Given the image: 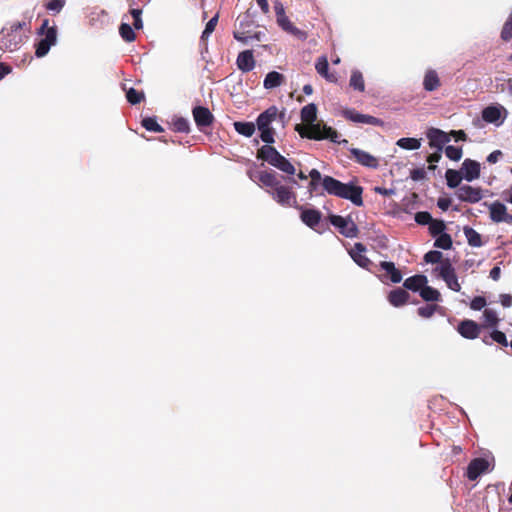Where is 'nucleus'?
<instances>
[{"mask_svg": "<svg viewBox=\"0 0 512 512\" xmlns=\"http://www.w3.org/2000/svg\"><path fill=\"white\" fill-rule=\"evenodd\" d=\"M323 189L331 196L349 200L357 207L363 206V188L352 181L343 183L332 176L325 175L323 178Z\"/></svg>", "mask_w": 512, "mask_h": 512, "instance_id": "obj_1", "label": "nucleus"}, {"mask_svg": "<svg viewBox=\"0 0 512 512\" xmlns=\"http://www.w3.org/2000/svg\"><path fill=\"white\" fill-rule=\"evenodd\" d=\"M258 179L264 186L270 188L267 192L279 205L296 206V194L291 187L281 184L274 171H261L259 172Z\"/></svg>", "mask_w": 512, "mask_h": 512, "instance_id": "obj_2", "label": "nucleus"}, {"mask_svg": "<svg viewBox=\"0 0 512 512\" xmlns=\"http://www.w3.org/2000/svg\"><path fill=\"white\" fill-rule=\"evenodd\" d=\"M27 25L25 21H17L4 26L0 31V49L4 52L18 50L27 39L24 31Z\"/></svg>", "mask_w": 512, "mask_h": 512, "instance_id": "obj_3", "label": "nucleus"}, {"mask_svg": "<svg viewBox=\"0 0 512 512\" xmlns=\"http://www.w3.org/2000/svg\"><path fill=\"white\" fill-rule=\"evenodd\" d=\"M295 130L299 133L302 138L313 139V140H324L328 139L333 143L348 144V140H340V135L333 128L326 126L319 122H313L308 124L306 127L296 125Z\"/></svg>", "mask_w": 512, "mask_h": 512, "instance_id": "obj_4", "label": "nucleus"}, {"mask_svg": "<svg viewBox=\"0 0 512 512\" xmlns=\"http://www.w3.org/2000/svg\"><path fill=\"white\" fill-rule=\"evenodd\" d=\"M426 263L434 264L433 273L442 279L452 291L459 292L461 286L458 282L455 268L450 258H424Z\"/></svg>", "mask_w": 512, "mask_h": 512, "instance_id": "obj_5", "label": "nucleus"}, {"mask_svg": "<svg viewBox=\"0 0 512 512\" xmlns=\"http://www.w3.org/2000/svg\"><path fill=\"white\" fill-rule=\"evenodd\" d=\"M284 113L278 112L276 106H270L265 111L260 113L256 119L257 128L260 131V138L266 144H272L274 140V129L271 127L273 121L279 118L284 120Z\"/></svg>", "mask_w": 512, "mask_h": 512, "instance_id": "obj_6", "label": "nucleus"}, {"mask_svg": "<svg viewBox=\"0 0 512 512\" xmlns=\"http://www.w3.org/2000/svg\"><path fill=\"white\" fill-rule=\"evenodd\" d=\"M257 157L287 175H294L296 172L293 164L270 144L263 145L258 150Z\"/></svg>", "mask_w": 512, "mask_h": 512, "instance_id": "obj_7", "label": "nucleus"}, {"mask_svg": "<svg viewBox=\"0 0 512 512\" xmlns=\"http://www.w3.org/2000/svg\"><path fill=\"white\" fill-rule=\"evenodd\" d=\"M329 221L341 235L347 238H354L358 234V227L350 217L332 214L329 216Z\"/></svg>", "mask_w": 512, "mask_h": 512, "instance_id": "obj_8", "label": "nucleus"}, {"mask_svg": "<svg viewBox=\"0 0 512 512\" xmlns=\"http://www.w3.org/2000/svg\"><path fill=\"white\" fill-rule=\"evenodd\" d=\"M508 115L507 109L500 104H491L485 107L481 116L486 123L494 124L496 127L501 126Z\"/></svg>", "mask_w": 512, "mask_h": 512, "instance_id": "obj_9", "label": "nucleus"}, {"mask_svg": "<svg viewBox=\"0 0 512 512\" xmlns=\"http://www.w3.org/2000/svg\"><path fill=\"white\" fill-rule=\"evenodd\" d=\"M57 42V28L52 26L48 28L45 36L41 38L35 45V55L38 58H42L49 52L50 48Z\"/></svg>", "mask_w": 512, "mask_h": 512, "instance_id": "obj_10", "label": "nucleus"}, {"mask_svg": "<svg viewBox=\"0 0 512 512\" xmlns=\"http://www.w3.org/2000/svg\"><path fill=\"white\" fill-rule=\"evenodd\" d=\"M379 270H383L384 274H376V276L383 282L387 283L389 280L391 283L397 284L402 281V273L396 268L395 264L391 261H383L379 265Z\"/></svg>", "mask_w": 512, "mask_h": 512, "instance_id": "obj_11", "label": "nucleus"}, {"mask_svg": "<svg viewBox=\"0 0 512 512\" xmlns=\"http://www.w3.org/2000/svg\"><path fill=\"white\" fill-rule=\"evenodd\" d=\"M426 137L429 140V146L438 152H442L445 145L450 142V134L438 128H429Z\"/></svg>", "mask_w": 512, "mask_h": 512, "instance_id": "obj_12", "label": "nucleus"}, {"mask_svg": "<svg viewBox=\"0 0 512 512\" xmlns=\"http://www.w3.org/2000/svg\"><path fill=\"white\" fill-rule=\"evenodd\" d=\"M460 201L468 203H477L483 198L482 189L470 185H461L455 192Z\"/></svg>", "mask_w": 512, "mask_h": 512, "instance_id": "obj_13", "label": "nucleus"}, {"mask_svg": "<svg viewBox=\"0 0 512 512\" xmlns=\"http://www.w3.org/2000/svg\"><path fill=\"white\" fill-rule=\"evenodd\" d=\"M489 468V461L485 458H474L468 464L466 476L469 480L475 481L481 474Z\"/></svg>", "mask_w": 512, "mask_h": 512, "instance_id": "obj_14", "label": "nucleus"}, {"mask_svg": "<svg viewBox=\"0 0 512 512\" xmlns=\"http://www.w3.org/2000/svg\"><path fill=\"white\" fill-rule=\"evenodd\" d=\"M192 115L197 127L202 130L204 127L210 126L214 121L211 111L204 106H195Z\"/></svg>", "mask_w": 512, "mask_h": 512, "instance_id": "obj_15", "label": "nucleus"}, {"mask_svg": "<svg viewBox=\"0 0 512 512\" xmlns=\"http://www.w3.org/2000/svg\"><path fill=\"white\" fill-rule=\"evenodd\" d=\"M457 331L463 338L473 340L479 336L480 326L473 320L465 319L458 324Z\"/></svg>", "mask_w": 512, "mask_h": 512, "instance_id": "obj_16", "label": "nucleus"}, {"mask_svg": "<svg viewBox=\"0 0 512 512\" xmlns=\"http://www.w3.org/2000/svg\"><path fill=\"white\" fill-rule=\"evenodd\" d=\"M349 151L360 165L372 169H376L379 166L377 158L370 153L358 148H351Z\"/></svg>", "mask_w": 512, "mask_h": 512, "instance_id": "obj_17", "label": "nucleus"}, {"mask_svg": "<svg viewBox=\"0 0 512 512\" xmlns=\"http://www.w3.org/2000/svg\"><path fill=\"white\" fill-rule=\"evenodd\" d=\"M301 210L300 218L302 222L309 228L315 229L322 218V214L319 210L313 208L298 207Z\"/></svg>", "mask_w": 512, "mask_h": 512, "instance_id": "obj_18", "label": "nucleus"}, {"mask_svg": "<svg viewBox=\"0 0 512 512\" xmlns=\"http://www.w3.org/2000/svg\"><path fill=\"white\" fill-rule=\"evenodd\" d=\"M463 178L471 182L480 176V164L472 159H465L460 169Z\"/></svg>", "mask_w": 512, "mask_h": 512, "instance_id": "obj_19", "label": "nucleus"}, {"mask_svg": "<svg viewBox=\"0 0 512 512\" xmlns=\"http://www.w3.org/2000/svg\"><path fill=\"white\" fill-rule=\"evenodd\" d=\"M428 283V278L424 274H415L406 278L403 282V287L406 290L412 291L414 293H419L421 289Z\"/></svg>", "mask_w": 512, "mask_h": 512, "instance_id": "obj_20", "label": "nucleus"}, {"mask_svg": "<svg viewBox=\"0 0 512 512\" xmlns=\"http://www.w3.org/2000/svg\"><path fill=\"white\" fill-rule=\"evenodd\" d=\"M236 64L243 73L250 72L255 67V60L251 50H245L238 54Z\"/></svg>", "mask_w": 512, "mask_h": 512, "instance_id": "obj_21", "label": "nucleus"}, {"mask_svg": "<svg viewBox=\"0 0 512 512\" xmlns=\"http://www.w3.org/2000/svg\"><path fill=\"white\" fill-rule=\"evenodd\" d=\"M409 298V293L401 288L393 289L388 295V301L394 307L403 306L408 302Z\"/></svg>", "mask_w": 512, "mask_h": 512, "instance_id": "obj_22", "label": "nucleus"}, {"mask_svg": "<svg viewBox=\"0 0 512 512\" xmlns=\"http://www.w3.org/2000/svg\"><path fill=\"white\" fill-rule=\"evenodd\" d=\"M490 218L493 222L501 223L505 220V216H507V208L506 206L499 202L495 201L489 205Z\"/></svg>", "mask_w": 512, "mask_h": 512, "instance_id": "obj_23", "label": "nucleus"}, {"mask_svg": "<svg viewBox=\"0 0 512 512\" xmlns=\"http://www.w3.org/2000/svg\"><path fill=\"white\" fill-rule=\"evenodd\" d=\"M440 86V79L435 70L429 69L426 71L423 79V88L428 92L435 91Z\"/></svg>", "mask_w": 512, "mask_h": 512, "instance_id": "obj_24", "label": "nucleus"}, {"mask_svg": "<svg viewBox=\"0 0 512 512\" xmlns=\"http://www.w3.org/2000/svg\"><path fill=\"white\" fill-rule=\"evenodd\" d=\"M315 69L319 75L324 77L330 82H336L337 79L334 74L329 73V63L325 56H321L317 59Z\"/></svg>", "mask_w": 512, "mask_h": 512, "instance_id": "obj_25", "label": "nucleus"}, {"mask_svg": "<svg viewBox=\"0 0 512 512\" xmlns=\"http://www.w3.org/2000/svg\"><path fill=\"white\" fill-rule=\"evenodd\" d=\"M283 82H284L283 74H281L277 71H271L265 76L264 81H263V86L265 89L271 90V89L281 86Z\"/></svg>", "mask_w": 512, "mask_h": 512, "instance_id": "obj_26", "label": "nucleus"}, {"mask_svg": "<svg viewBox=\"0 0 512 512\" xmlns=\"http://www.w3.org/2000/svg\"><path fill=\"white\" fill-rule=\"evenodd\" d=\"M419 296L425 302H441L442 301L441 293L436 288L429 286L428 283L425 284L423 289H421Z\"/></svg>", "mask_w": 512, "mask_h": 512, "instance_id": "obj_27", "label": "nucleus"}, {"mask_svg": "<svg viewBox=\"0 0 512 512\" xmlns=\"http://www.w3.org/2000/svg\"><path fill=\"white\" fill-rule=\"evenodd\" d=\"M445 178L447 182V186L451 189L459 188L461 185V181L463 179V176L461 174L460 170L455 169H447L445 173Z\"/></svg>", "mask_w": 512, "mask_h": 512, "instance_id": "obj_28", "label": "nucleus"}, {"mask_svg": "<svg viewBox=\"0 0 512 512\" xmlns=\"http://www.w3.org/2000/svg\"><path fill=\"white\" fill-rule=\"evenodd\" d=\"M349 85L356 91L363 92L365 90L364 77L361 71L354 69L351 71Z\"/></svg>", "mask_w": 512, "mask_h": 512, "instance_id": "obj_29", "label": "nucleus"}, {"mask_svg": "<svg viewBox=\"0 0 512 512\" xmlns=\"http://www.w3.org/2000/svg\"><path fill=\"white\" fill-rule=\"evenodd\" d=\"M301 119L306 122L307 125L316 121L317 107L314 103L307 104L301 109Z\"/></svg>", "mask_w": 512, "mask_h": 512, "instance_id": "obj_30", "label": "nucleus"}, {"mask_svg": "<svg viewBox=\"0 0 512 512\" xmlns=\"http://www.w3.org/2000/svg\"><path fill=\"white\" fill-rule=\"evenodd\" d=\"M233 126L237 133L245 137H251L255 132V125L252 122L236 121Z\"/></svg>", "mask_w": 512, "mask_h": 512, "instance_id": "obj_31", "label": "nucleus"}, {"mask_svg": "<svg viewBox=\"0 0 512 512\" xmlns=\"http://www.w3.org/2000/svg\"><path fill=\"white\" fill-rule=\"evenodd\" d=\"M172 129L179 133H189L190 123L187 118L175 116L172 118Z\"/></svg>", "mask_w": 512, "mask_h": 512, "instance_id": "obj_32", "label": "nucleus"}, {"mask_svg": "<svg viewBox=\"0 0 512 512\" xmlns=\"http://www.w3.org/2000/svg\"><path fill=\"white\" fill-rule=\"evenodd\" d=\"M396 145L405 150H417L421 146V140L417 138L403 137L397 140Z\"/></svg>", "mask_w": 512, "mask_h": 512, "instance_id": "obj_33", "label": "nucleus"}, {"mask_svg": "<svg viewBox=\"0 0 512 512\" xmlns=\"http://www.w3.org/2000/svg\"><path fill=\"white\" fill-rule=\"evenodd\" d=\"M464 235L469 245L473 247H480L482 245V237L475 229L471 227H465Z\"/></svg>", "mask_w": 512, "mask_h": 512, "instance_id": "obj_34", "label": "nucleus"}, {"mask_svg": "<svg viewBox=\"0 0 512 512\" xmlns=\"http://www.w3.org/2000/svg\"><path fill=\"white\" fill-rule=\"evenodd\" d=\"M141 124L150 132L161 133L164 131L163 127L158 124L156 117H145L142 119Z\"/></svg>", "mask_w": 512, "mask_h": 512, "instance_id": "obj_35", "label": "nucleus"}, {"mask_svg": "<svg viewBox=\"0 0 512 512\" xmlns=\"http://www.w3.org/2000/svg\"><path fill=\"white\" fill-rule=\"evenodd\" d=\"M354 260V262L361 268L363 269H366L367 271L373 273V274H377V272L379 271V266H377L376 264H374L372 261H371V258H352Z\"/></svg>", "mask_w": 512, "mask_h": 512, "instance_id": "obj_36", "label": "nucleus"}, {"mask_svg": "<svg viewBox=\"0 0 512 512\" xmlns=\"http://www.w3.org/2000/svg\"><path fill=\"white\" fill-rule=\"evenodd\" d=\"M441 307L435 303L426 304L417 309V313L420 317L428 319L434 315V313Z\"/></svg>", "mask_w": 512, "mask_h": 512, "instance_id": "obj_37", "label": "nucleus"}, {"mask_svg": "<svg viewBox=\"0 0 512 512\" xmlns=\"http://www.w3.org/2000/svg\"><path fill=\"white\" fill-rule=\"evenodd\" d=\"M119 33L123 40L126 42H132L135 40V32L131 25L128 23H121L119 26Z\"/></svg>", "mask_w": 512, "mask_h": 512, "instance_id": "obj_38", "label": "nucleus"}, {"mask_svg": "<svg viewBox=\"0 0 512 512\" xmlns=\"http://www.w3.org/2000/svg\"><path fill=\"white\" fill-rule=\"evenodd\" d=\"M444 151L446 157L452 161H459L463 155L462 147H456L453 145L446 146Z\"/></svg>", "mask_w": 512, "mask_h": 512, "instance_id": "obj_39", "label": "nucleus"}, {"mask_svg": "<svg viewBox=\"0 0 512 512\" xmlns=\"http://www.w3.org/2000/svg\"><path fill=\"white\" fill-rule=\"evenodd\" d=\"M66 0H48L45 3V8L53 15L59 14L64 8Z\"/></svg>", "mask_w": 512, "mask_h": 512, "instance_id": "obj_40", "label": "nucleus"}, {"mask_svg": "<svg viewBox=\"0 0 512 512\" xmlns=\"http://www.w3.org/2000/svg\"><path fill=\"white\" fill-rule=\"evenodd\" d=\"M435 243L434 246L437 248H441L444 250L449 249L452 246V239L451 236L447 233L435 236Z\"/></svg>", "mask_w": 512, "mask_h": 512, "instance_id": "obj_41", "label": "nucleus"}, {"mask_svg": "<svg viewBox=\"0 0 512 512\" xmlns=\"http://www.w3.org/2000/svg\"><path fill=\"white\" fill-rule=\"evenodd\" d=\"M445 223L442 220H436L432 218V222L429 223V231L435 237L445 233Z\"/></svg>", "mask_w": 512, "mask_h": 512, "instance_id": "obj_42", "label": "nucleus"}, {"mask_svg": "<svg viewBox=\"0 0 512 512\" xmlns=\"http://www.w3.org/2000/svg\"><path fill=\"white\" fill-rule=\"evenodd\" d=\"M126 98L130 104L136 105L144 99V93L134 88H130L126 92Z\"/></svg>", "mask_w": 512, "mask_h": 512, "instance_id": "obj_43", "label": "nucleus"}, {"mask_svg": "<svg viewBox=\"0 0 512 512\" xmlns=\"http://www.w3.org/2000/svg\"><path fill=\"white\" fill-rule=\"evenodd\" d=\"M489 338L492 340V341H495L497 342L498 344L504 346V347H507L508 345H510V342H508L507 340V337H506V334L498 329H494L491 333H490V336Z\"/></svg>", "mask_w": 512, "mask_h": 512, "instance_id": "obj_44", "label": "nucleus"}, {"mask_svg": "<svg viewBox=\"0 0 512 512\" xmlns=\"http://www.w3.org/2000/svg\"><path fill=\"white\" fill-rule=\"evenodd\" d=\"M217 22H218V15L216 14L215 16H213L206 24L205 26V29L203 30L202 32V35H201V39L202 40H205V39H208L209 36L213 33V31L215 30V27L217 25Z\"/></svg>", "mask_w": 512, "mask_h": 512, "instance_id": "obj_45", "label": "nucleus"}, {"mask_svg": "<svg viewBox=\"0 0 512 512\" xmlns=\"http://www.w3.org/2000/svg\"><path fill=\"white\" fill-rule=\"evenodd\" d=\"M483 317L485 322L492 327H496L499 323V318L497 313L492 309H485L483 312Z\"/></svg>", "mask_w": 512, "mask_h": 512, "instance_id": "obj_46", "label": "nucleus"}, {"mask_svg": "<svg viewBox=\"0 0 512 512\" xmlns=\"http://www.w3.org/2000/svg\"><path fill=\"white\" fill-rule=\"evenodd\" d=\"M343 116L354 123H361L362 122V115L361 113L355 111L354 109H345L342 112Z\"/></svg>", "mask_w": 512, "mask_h": 512, "instance_id": "obj_47", "label": "nucleus"}, {"mask_svg": "<svg viewBox=\"0 0 512 512\" xmlns=\"http://www.w3.org/2000/svg\"><path fill=\"white\" fill-rule=\"evenodd\" d=\"M130 14L133 18L134 29H136V30L141 29L143 27V22H142V18H141L142 10L138 9V8H133L130 10Z\"/></svg>", "mask_w": 512, "mask_h": 512, "instance_id": "obj_48", "label": "nucleus"}, {"mask_svg": "<svg viewBox=\"0 0 512 512\" xmlns=\"http://www.w3.org/2000/svg\"><path fill=\"white\" fill-rule=\"evenodd\" d=\"M415 222L420 225H429L432 222V216L427 211H420L415 214Z\"/></svg>", "mask_w": 512, "mask_h": 512, "instance_id": "obj_49", "label": "nucleus"}, {"mask_svg": "<svg viewBox=\"0 0 512 512\" xmlns=\"http://www.w3.org/2000/svg\"><path fill=\"white\" fill-rule=\"evenodd\" d=\"M486 298L483 296H475L470 302V308L475 311H480L486 306Z\"/></svg>", "mask_w": 512, "mask_h": 512, "instance_id": "obj_50", "label": "nucleus"}, {"mask_svg": "<svg viewBox=\"0 0 512 512\" xmlns=\"http://www.w3.org/2000/svg\"><path fill=\"white\" fill-rule=\"evenodd\" d=\"M501 38L504 41H509L512 38V21L509 18L503 25L501 31Z\"/></svg>", "mask_w": 512, "mask_h": 512, "instance_id": "obj_51", "label": "nucleus"}, {"mask_svg": "<svg viewBox=\"0 0 512 512\" xmlns=\"http://www.w3.org/2000/svg\"><path fill=\"white\" fill-rule=\"evenodd\" d=\"M501 38L504 41H509L512 38V21L509 18L503 25L501 31Z\"/></svg>", "mask_w": 512, "mask_h": 512, "instance_id": "obj_52", "label": "nucleus"}, {"mask_svg": "<svg viewBox=\"0 0 512 512\" xmlns=\"http://www.w3.org/2000/svg\"><path fill=\"white\" fill-rule=\"evenodd\" d=\"M287 33L293 35L295 38H297L298 40H301V41H304L307 39V33L299 28H297L296 26L292 25L291 27H289V29L287 30Z\"/></svg>", "mask_w": 512, "mask_h": 512, "instance_id": "obj_53", "label": "nucleus"}, {"mask_svg": "<svg viewBox=\"0 0 512 512\" xmlns=\"http://www.w3.org/2000/svg\"><path fill=\"white\" fill-rule=\"evenodd\" d=\"M246 33H248V31L236 30L233 32V37L235 40H237L243 44H248L251 40V37H250V35H246Z\"/></svg>", "mask_w": 512, "mask_h": 512, "instance_id": "obj_54", "label": "nucleus"}, {"mask_svg": "<svg viewBox=\"0 0 512 512\" xmlns=\"http://www.w3.org/2000/svg\"><path fill=\"white\" fill-rule=\"evenodd\" d=\"M410 177L413 181H421L426 177V171L424 168H415L411 170Z\"/></svg>", "mask_w": 512, "mask_h": 512, "instance_id": "obj_55", "label": "nucleus"}, {"mask_svg": "<svg viewBox=\"0 0 512 512\" xmlns=\"http://www.w3.org/2000/svg\"><path fill=\"white\" fill-rule=\"evenodd\" d=\"M278 26L285 32L291 27L293 24L290 22L289 18L284 15L276 19Z\"/></svg>", "mask_w": 512, "mask_h": 512, "instance_id": "obj_56", "label": "nucleus"}, {"mask_svg": "<svg viewBox=\"0 0 512 512\" xmlns=\"http://www.w3.org/2000/svg\"><path fill=\"white\" fill-rule=\"evenodd\" d=\"M382 123V121L374 116H371V115H366V114H363L362 115V122L361 124H369V125H374V126H378Z\"/></svg>", "mask_w": 512, "mask_h": 512, "instance_id": "obj_57", "label": "nucleus"}, {"mask_svg": "<svg viewBox=\"0 0 512 512\" xmlns=\"http://www.w3.org/2000/svg\"><path fill=\"white\" fill-rule=\"evenodd\" d=\"M441 159V152H438L436 150L435 153L433 154H430L427 158V161L430 163L428 169L429 170H435L436 169V165H434L433 163H436L438 162L439 160Z\"/></svg>", "mask_w": 512, "mask_h": 512, "instance_id": "obj_58", "label": "nucleus"}, {"mask_svg": "<svg viewBox=\"0 0 512 512\" xmlns=\"http://www.w3.org/2000/svg\"><path fill=\"white\" fill-rule=\"evenodd\" d=\"M448 134H450V138L453 137L456 142L467 140V135L463 130H452Z\"/></svg>", "mask_w": 512, "mask_h": 512, "instance_id": "obj_59", "label": "nucleus"}, {"mask_svg": "<svg viewBox=\"0 0 512 512\" xmlns=\"http://www.w3.org/2000/svg\"><path fill=\"white\" fill-rule=\"evenodd\" d=\"M451 205V199L450 198H447V197H440L438 200H437V206L439 209H441L442 211H446L449 209Z\"/></svg>", "mask_w": 512, "mask_h": 512, "instance_id": "obj_60", "label": "nucleus"}, {"mask_svg": "<svg viewBox=\"0 0 512 512\" xmlns=\"http://www.w3.org/2000/svg\"><path fill=\"white\" fill-rule=\"evenodd\" d=\"M500 303L505 308L511 307L512 306V295L507 294V293L500 294Z\"/></svg>", "mask_w": 512, "mask_h": 512, "instance_id": "obj_61", "label": "nucleus"}, {"mask_svg": "<svg viewBox=\"0 0 512 512\" xmlns=\"http://www.w3.org/2000/svg\"><path fill=\"white\" fill-rule=\"evenodd\" d=\"M274 10H275V14H276V19L281 17V16H284L286 15L285 14V8H284V5L282 4L281 1L279 0H276L274 2Z\"/></svg>", "mask_w": 512, "mask_h": 512, "instance_id": "obj_62", "label": "nucleus"}, {"mask_svg": "<svg viewBox=\"0 0 512 512\" xmlns=\"http://www.w3.org/2000/svg\"><path fill=\"white\" fill-rule=\"evenodd\" d=\"M239 29L246 31L247 28L251 27L253 22L248 18V15L242 19H238Z\"/></svg>", "mask_w": 512, "mask_h": 512, "instance_id": "obj_63", "label": "nucleus"}, {"mask_svg": "<svg viewBox=\"0 0 512 512\" xmlns=\"http://www.w3.org/2000/svg\"><path fill=\"white\" fill-rule=\"evenodd\" d=\"M501 156L502 152L500 150H495L488 155L487 162H489L490 164H494L499 160Z\"/></svg>", "mask_w": 512, "mask_h": 512, "instance_id": "obj_64", "label": "nucleus"}]
</instances>
